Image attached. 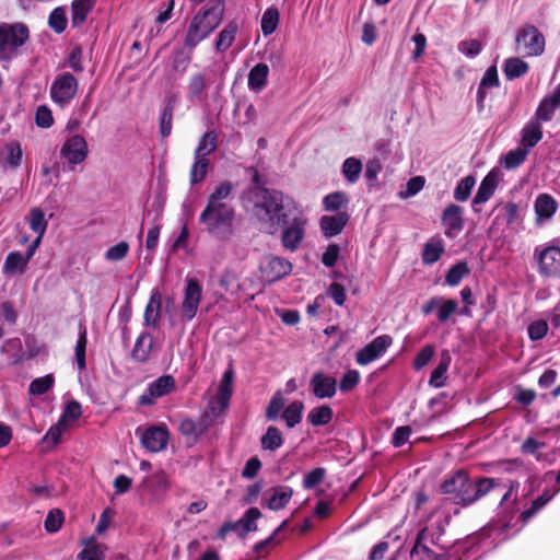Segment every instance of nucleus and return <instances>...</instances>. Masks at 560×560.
I'll use <instances>...</instances> for the list:
<instances>
[{"mask_svg":"<svg viewBox=\"0 0 560 560\" xmlns=\"http://www.w3.org/2000/svg\"><path fill=\"white\" fill-rule=\"evenodd\" d=\"M234 185L224 180L217 185L208 196L205 209L199 215V223L209 235L218 241L226 242L234 234L235 208L231 203Z\"/></svg>","mask_w":560,"mask_h":560,"instance_id":"nucleus-1","label":"nucleus"},{"mask_svg":"<svg viewBox=\"0 0 560 560\" xmlns=\"http://www.w3.org/2000/svg\"><path fill=\"white\" fill-rule=\"evenodd\" d=\"M501 485V480L491 477L470 478L466 469H458L446 476L440 485L442 494L452 495V502L468 508L489 494Z\"/></svg>","mask_w":560,"mask_h":560,"instance_id":"nucleus-2","label":"nucleus"},{"mask_svg":"<svg viewBox=\"0 0 560 560\" xmlns=\"http://www.w3.org/2000/svg\"><path fill=\"white\" fill-rule=\"evenodd\" d=\"M253 213L271 234L289 223L291 209L278 189H259L254 192Z\"/></svg>","mask_w":560,"mask_h":560,"instance_id":"nucleus-3","label":"nucleus"},{"mask_svg":"<svg viewBox=\"0 0 560 560\" xmlns=\"http://www.w3.org/2000/svg\"><path fill=\"white\" fill-rule=\"evenodd\" d=\"M225 5L223 0H211L202 7L190 21L184 44L194 49L206 39L223 21Z\"/></svg>","mask_w":560,"mask_h":560,"instance_id":"nucleus-4","label":"nucleus"},{"mask_svg":"<svg viewBox=\"0 0 560 560\" xmlns=\"http://www.w3.org/2000/svg\"><path fill=\"white\" fill-rule=\"evenodd\" d=\"M30 39V30L22 22L0 24V61H9Z\"/></svg>","mask_w":560,"mask_h":560,"instance_id":"nucleus-5","label":"nucleus"},{"mask_svg":"<svg viewBox=\"0 0 560 560\" xmlns=\"http://www.w3.org/2000/svg\"><path fill=\"white\" fill-rule=\"evenodd\" d=\"M515 48L524 57H539L545 52L546 38L538 27L527 23L516 32Z\"/></svg>","mask_w":560,"mask_h":560,"instance_id":"nucleus-6","label":"nucleus"},{"mask_svg":"<svg viewBox=\"0 0 560 560\" xmlns=\"http://www.w3.org/2000/svg\"><path fill=\"white\" fill-rule=\"evenodd\" d=\"M78 88L75 77L70 72H63L54 80L49 91L50 97L56 104L63 107L74 98Z\"/></svg>","mask_w":560,"mask_h":560,"instance_id":"nucleus-7","label":"nucleus"},{"mask_svg":"<svg viewBox=\"0 0 560 560\" xmlns=\"http://www.w3.org/2000/svg\"><path fill=\"white\" fill-rule=\"evenodd\" d=\"M260 517L261 512L258 508H249L238 521L224 523L218 530L217 538L225 539L229 529H233L240 537H245L248 533L258 529L256 521Z\"/></svg>","mask_w":560,"mask_h":560,"instance_id":"nucleus-8","label":"nucleus"},{"mask_svg":"<svg viewBox=\"0 0 560 560\" xmlns=\"http://www.w3.org/2000/svg\"><path fill=\"white\" fill-rule=\"evenodd\" d=\"M305 225L306 219L301 213L292 218L291 214L289 215V223L281 226L283 229L281 242L285 249L294 252L299 248L305 236Z\"/></svg>","mask_w":560,"mask_h":560,"instance_id":"nucleus-9","label":"nucleus"},{"mask_svg":"<svg viewBox=\"0 0 560 560\" xmlns=\"http://www.w3.org/2000/svg\"><path fill=\"white\" fill-rule=\"evenodd\" d=\"M176 382L173 375L165 374L149 384L147 390L139 396L140 406H151L156 398H161L175 389Z\"/></svg>","mask_w":560,"mask_h":560,"instance_id":"nucleus-10","label":"nucleus"},{"mask_svg":"<svg viewBox=\"0 0 560 560\" xmlns=\"http://www.w3.org/2000/svg\"><path fill=\"white\" fill-rule=\"evenodd\" d=\"M202 296V287L197 279L188 278L182 303V315L186 320H191L198 311Z\"/></svg>","mask_w":560,"mask_h":560,"instance_id":"nucleus-11","label":"nucleus"},{"mask_svg":"<svg viewBox=\"0 0 560 560\" xmlns=\"http://www.w3.org/2000/svg\"><path fill=\"white\" fill-rule=\"evenodd\" d=\"M393 343L389 335H381L357 352L355 361L360 365H368L380 358Z\"/></svg>","mask_w":560,"mask_h":560,"instance_id":"nucleus-12","label":"nucleus"},{"mask_svg":"<svg viewBox=\"0 0 560 560\" xmlns=\"http://www.w3.org/2000/svg\"><path fill=\"white\" fill-rule=\"evenodd\" d=\"M170 434L165 424L152 425L145 429L140 438L142 446L152 453H158L166 448Z\"/></svg>","mask_w":560,"mask_h":560,"instance_id":"nucleus-13","label":"nucleus"},{"mask_svg":"<svg viewBox=\"0 0 560 560\" xmlns=\"http://www.w3.org/2000/svg\"><path fill=\"white\" fill-rule=\"evenodd\" d=\"M60 154L70 164H81L89 154L88 142L80 135L71 136L62 144Z\"/></svg>","mask_w":560,"mask_h":560,"instance_id":"nucleus-14","label":"nucleus"},{"mask_svg":"<svg viewBox=\"0 0 560 560\" xmlns=\"http://www.w3.org/2000/svg\"><path fill=\"white\" fill-rule=\"evenodd\" d=\"M538 271L545 277H560V247L547 246L537 255Z\"/></svg>","mask_w":560,"mask_h":560,"instance_id":"nucleus-15","label":"nucleus"},{"mask_svg":"<svg viewBox=\"0 0 560 560\" xmlns=\"http://www.w3.org/2000/svg\"><path fill=\"white\" fill-rule=\"evenodd\" d=\"M337 386V380L324 372H315L310 380L311 392L318 399L332 398Z\"/></svg>","mask_w":560,"mask_h":560,"instance_id":"nucleus-16","label":"nucleus"},{"mask_svg":"<svg viewBox=\"0 0 560 560\" xmlns=\"http://www.w3.org/2000/svg\"><path fill=\"white\" fill-rule=\"evenodd\" d=\"M464 209L463 207L450 203L445 207L441 215V222L445 226V235L455 237L464 229Z\"/></svg>","mask_w":560,"mask_h":560,"instance_id":"nucleus-17","label":"nucleus"},{"mask_svg":"<svg viewBox=\"0 0 560 560\" xmlns=\"http://www.w3.org/2000/svg\"><path fill=\"white\" fill-rule=\"evenodd\" d=\"M501 176V171L498 167H494L482 178L472 199V207L487 202L493 196ZM474 211L478 212L479 210L474 208Z\"/></svg>","mask_w":560,"mask_h":560,"instance_id":"nucleus-18","label":"nucleus"},{"mask_svg":"<svg viewBox=\"0 0 560 560\" xmlns=\"http://www.w3.org/2000/svg\"><path fill=\"white\" fill-rule=\"evenodd\" d=\"M178 97L176 94H170L164 97L161 113L159 117V131L163 139H166L173 128V114L177 105Z\"/></svg>","mask_w":560,"mask_h":560,"instance_id":"nucleus-19","label":"nucleus"},{"mask_svg":"<svg viewBox=\"0 0 560 560\" xmlns=\"http://www.w3.org/2000/svg\"><path fill=\"white\" fill-rule=\"evenodd\" d=\"M425 541V532H418L410 550V560H448L446 552L438 553Z\"/></svg>","mask_w":560,"mask_h":560,"instance_id":"nucleus-20","label":"nucleus"},{"mask_svg":"<svg viewBox=\"0 0 560 560\" xmlns=\"http://www.w3.org/2000/svg\"><path fill=\"white\" fill-rule=\"evenodd\" d=\"M350 220L347 211H339L334 215H323L319 220L320 230L326 237H332L342 232Z\"/></svg>","mask_w":560,"mask_h":560,"instance_id":"nucleus-21","label":"nucleus"},{"mask_svg":"<svg viewBox=\"0 0 560 560\" xmlns=\"http://www.w3.org/2000/svg\"><path fill=\"white\" fill-rule=\"evenodd\" d=\"M292 271V265L289 260L281 257H270L262 268V275L268 282H276Z\"/></svg>","mask_w":560,"mask_h":560,"instance_id":"nucleus-22","label":"nucleus"},{"mask_svg":"<svg viewBox=\"0 0 560 560\" xmlns=\"http://www.w3.org/2000/svg\"><path fill=\"white\" fill-rule=\"evenodd\" d=\"M560 107V84L555 89L551 95L544 97L535 113V121H549L552 119L555 110Z\"/></svg>","mask_w":560,"mask_h":560,"instance_id":"nucleus-23","label":"nucleus"},{"mask_svg":"<svg viewBox=\"0 0 560 560\" xmlns=\"http://www.w3.org/2000/svg\"><path fill=\"white\" fill-rule=\"evenodd\" d=\"M153 349V336L150 332H142L137 338L133 349L131 350V359L137 363H147Z\"/></svg>","mask_w":560,"mask_h":560,"instance_id":"nucleus-24","label":"nucleus"},{"mask_svg":"<svg viewBox=\"0 0 560 560\" xmlns=\"http://www.w3.org/2000/svg\"><path fill=\"white\" fill-rule=\"evenodd\" d=\"M211 81L202 72L192 73L188 80V98L194 101H205L207 98L206 91Z\"/></svg>","mask_w":560,"mask_h":560,"instance_id":"nucleus-25","label":"nucleus"},{"mask_svg":"<svg viewBox=\"0 0 560 560\" xmlns=\"http://www.w3.org/2000/svg\"><path fill=\"white\" fill-rule=\"evenodd\" d=\"M271 495L267 501V508L271 511L284 509L293 497L290 486H276L270 489Z\"/></svg>","mask_w":560,"mask_h":560,"instance_id":"nucleus-26","label":"nucleus"},{"mask_svg":"<svg viewBox=\"0 0 560 560\" xmlns=\"http://www.w3.org/2000/svg\"><path fill=\"white\" fill-rule=\"evenodd\" d=\"M522 137L520 145L527 149L529 152L532 148L537 145L542 139V129L540 122L530 120L522 129Z\"/></svg>","mask_w":560,"mask_h":560,"instance_id":"nucleus-27","label":"nucleus"},{"mask_svg":"<svg viewBox=\"0 0 560 560\" xmlns=\"http://www.w3.org/2000/svg\"><path fill=\"white\" fill-rule=\"evenodd\" d=\"M162 307V295L159 290L151 292L150 300L145 306L143 320L147 326L156 327L160 320Z\"/></svg>","mask_w":560,"mask_h":560,"instance_id":"nucleus-28","label":"nucleus"},{"mask_svg":"<svg viewBox=\"0 0 560 560\" xmlns=\"http://www.w3.org/2000/svg\"><path fill=\"white\" fill-rule=\"evenodd\" d=\"M558 209L557 200L549 194H540L535 200V213L539 220H549Z\"/></svg>","mask_w":560,"mask_h":560,"instance_id":"nucleus-29","label":"nucleus"},{"mask_svg":"<svg viewBox=\"0 0 560 560\" xmlns=\"http://www.w3.org/2000/svg\"><path fill=\"white\" fill-rule=\"evenodd\" d=\"M268 74L269 67L266 63L259 62L255 65L248 73V88L252 91L260 92L268 83Z\"/></svg>","mask_w":560,"mask_h":560,"instance_id":"nucleus-30","label":"nucleus"},{"mask_svg":"<svg viewBox=\"0 0 560 560\" xmlns=\"http://www.w3.org/2000/svg\"><path fill=\"white\" fill-rule=\"evenodd\" d=\"M95 4V0H73L71 3V24L81 26Z\"/></svg>","mask_w":560,"mask_h":560,"instance_id":"nucleus-31","label":"nucleus"},{"mask_svg":"<svg viewBox=\"0 0 560 560\" xmlns=\"http://www.w3.org/2000/svg\"><path fill=\"white\" fill-rule=\"evenodd\" d=\"M529 71V65L520 57H510L503 65V73L508 80H514L525 75Z\"/></svg>","mask_w":560,"mask_h":560,"instance_id":"nucleus-32","label":"nucleus"},{"mask_svg":"<svg viewBox=\"0 0 560 560\" xmlns=\"http://www.w3.org/2000/svg\"><path fill=\"white\" fill-rule=\"evenodd\" d=\"M445 247L443 241L438 237L427 242L423 246L421 258L424 265L435 264L444 254Z\"/></svg>","mask_w":560,"mask_h":560,"instance_id":"nucleus-33","label":"nucleus"},{"mask_svg":"<svg viewBox=\"0 0 560 560\" xmlns=\"http://www.w3.org/2000/svg\"><path fill=\"white\" fill-rule=\"evenodd\" d=\"M238 31V24L236 21H230L223 30L219 33L217 42H215V49L219 52L226 51L233 44L236 33Z\"/></svg>","mask_w":560,"mask_h":560,"instance_id":"nucleus-34","label":"nucleus"},{"mask_svg":"<svg viewBox=\"0 0 560 560\" xmlns=\"http://www.w3.org/2000/svg\"><path fill=\"white\" fill-rule=\"evenodd\" d=\"M451 355L448 351H443L441 353L440 362L436 365V368L432 371L429 385L435 388H440L444 386L445 381V374L448 370V366L451 364Z\"/></svg>","mask_w":560,"mask_h":560,"instance_id":"nucleus-35","label":"nucleus"},{"mask_svg":"<svg viewBox=\"0 0 560 560\" xmlns=\"http://www.w3.org/2000/svg\"><path fill=\"white\" fill-rule=\"evenodd\" d=\"M350 202V198L347 192L338 190L326 195L323 198V208L328 212H339L342 208H346Z\"/></svg>","mask_w":560,"mask_h":560,"instance_id":"nucleus-36","label":"nucleus"},{"mask_svg":"<svg viewBox=\"0 0 560 560\" xmlns=\"http://www.w3.org/2000/svg\"><path fill=\"white\" fill-rule=\"evenodd\" d=\"M23 158V151L19 141H9L4 144V166L16 170Z\"/></svg>","mask_w":560,"mask_h":560,"instance_id":"nucleus-37","label":"nucleus"},{"mask_svg":"<svg viewBox=\"0 0 560 560\" xmlns=\"http://www.w3.org/2000/svg\"><path fill=\"white\" fill-rule=\"evenodd\" d=\"M334 418V410L329 405H320L310 410L307 421L313 427H323L328 424Z\"/></svg>","mask_w":560,"mask_h":560,"instance_id":"nucleus-38","label":"nucleus"},{"mask_svg":"<svg viewBox=\"0 0 560 560\" xmlns=\"http://www.w3.org/2000/svg\"><path fill=\"white\" fill-rule=\"evenodd\" d=\"M304 411V404L301 400H293L290 405H288L281 413L282 419L284 420L287 427L289 429L294 428L302 421V416Z\"/></svg>","mask_w":560,"mask_h":560,"instance_id":"nucleus-39","label":"nucleus"},{"mask_svg":"<svg viewBox=\"0 0 560 560\" xmlns=\"http://www.w3.org/2000/svg\"><path fill=\"white\" fill-rule=\"evenodd\" d=\"M284 443L282 432L277 427H268L266 432L260 438V445L262 450L276 451Z\"/></svg>","mask_w":560,"mask_h":560,"instance_id":"nucleus-40","label":"nucleus"},{"mask_svg":"<svg viewBox=\"0 0 560 560\" xmlns=\"http://www.w3.org/2000/svg\"><path fill=\"white\" fill-rule=\"evenodd\" d=\"M28 261L20 252H11L3 264V272L5 275L23 273Z\"/></svg>","mask_w":560,"mask_h":560,"instance_id":"nucleus-41","label":"nucleus"},{"mask_svg":"<svg viewBox=\"0 0 560 560\" xmlns=\"http://www.w3.org/2000/svg\"><path fill=\"white\" fill-rule=\"evenodd\" d=\"M218 148V135L214 130L205 132L199 139L198 145L194 155L207 158L213 153Z\"/></svg>","mask_w":560,"mask_h":560,"instance_id":"nucleus-42","label":"nucleus"},{"mask_svg":"<svg viewBox=\"0 0 560 560\" xmlns=\"http://www.w3.org/2000/svg\"><path fill=\"white\" fill-rule=\"evenodd\" d=\"M234 369L230 365L223 373L222 378L220 381L218 387V394L220 395V400L225 405L226 400H231L233 395V380H234Z\"/></svg>","mask_w":560,"mask_h":560,"instance_id":"nucleus-43","label":"nucleus"},{"mask_svg":"<svg viewBox=\"0 0 560 560\" xmlns=\"http://www.w3.org/2000/svg\"><path fill=\"white\" fill-rule=\"evenodd\" d=\"M448 517L444 521H440L435 524V526L430 529L428 526L422 527L419 532H425V541H429L432 546L439 547L441 549H445L441 546V538L445 535L446 525L448 524Z\"/></svg>","mask_w":560,"mask_h":560,"instance_id":"nucleus-44","label":"nucleus"},{"mask_svg":"<svg viewBox=\"0 0 560 560\" xmlns=\"http://www.w3.org/2000/svg\"><path fill=\"white\" fill-rule=\"evenodd\" d=\"M529 152L527 149L518 145L517 148L510 150L502 159V164L506 170H515L520 167L526 160Z\"/></svg>","mask_w":560,"mask_h":560,"instance_id":"nucleus-45","label":"nucleus"},{"mask_svg":"<svg viewBox=\"0 0 560 560\" xmlns=\"http://www.w3.org/2000/svg\"><path fill=\"white\" fill-rule=\"evenodd\" d=\"M195 162L192 163L189 172V180L191 185L201 183L208 172L209 160L205 156L194 155Z\"/></svg>","mask_w":560,"mask_h":560,"instance_id":"nucleus-46","label":"nucleus"},{"mask_svg":"<svg viewBox=\"0 0 560 560\" xmlns=\"http://www.w3.org/2000/svg\"><path fill=\"white\" fill-rule=\"evenodd\" d=\"M470 273V269L466 261H458L453 265L445 275V282L451 285H457L464 277Z\"/></svg>","mask_w":560,"mask_h":560,"instance_id":"nucleus-47","label":"nucleus"},{"mask_svg":"<svg viewBox=\"0 0 560 560\" xmlns=\"http://www.w3.org/2000/svg\"><path fill=\"white\" fill-rule=\"evenodd\" d=\"M341 172L349 183L354 184L362 172V163L357 158H348L342 163Z\"/></svg>","mask_w":560,"mask_h":560,"instance_id":"nucleus-48","label":"nucleus"},{"mask_svg":"<svg viewBox=\"0 0 560 560\" xmlns=\"http://www.w3.org/2000/svg\"><path fill=\"white\" fill-rule=\"evenodd\" d=\"M261 32L265 36L271 35L279 24V11L275 7L268 8L261 18Z\"/></svg>","mask_w":560,"mask_h":560,"instance_id":"nucleus-49","label":"nucleus"},{"mask_svg":"<svg viewBox=\"0 0 560 560\" xmlns=\"http://www.w3.org/2000/svg\"><path fill=\"white\" fill-rule=\"evenodd\" d=\"M552 493L544 491L538 498H536L530 506L521 513V521L527 523L536 513H538L552 498Z\"/></svg>","mask_w":560,"mask_h":560,"instance_id":"nucleus-50","label":"nucleus"},{"mask_svg":"<svg viewBox=\"0 0 560 560\" xmlns=\"http://www.w3.org/2000/svg\"><path fill=\"white\" fill-rule=\"evenodd\" d=\"M88 346V331L85 327H80L79 336L75 345V361L79 371H83L86 366L85 354Z\"/></svg>","mask_w":560,"mask_h":560,"instance_id":"nucleus-51","label":"nucleus"},{"mask_svg":"<svg viewBox=\"0 0 560 560\" xmlns=\"http://www.w3.org/2000/svg\"><path fill=\"white\" fill-rule=\"evenodd\" d=\"M285 399L280 390L276 392L271 397L267 408H266V418L267 420L273 421L277 420L278 417L284 410Z\"/></svg>","mask_w":560,"mask_h":560,"instance_id":"nucleus-52","label":"nucleus"},{"mask_svg":"<svg viewBox=\"0 0 560 560\" xmlns=\"http://www.w3.org/2000/svg\"><path fill=\"white\" fill-rule=\"evenodd\" d=\"M45 213L40 208H32L30 211V229L43 237L47 229Z\"/></svg>","mask_w":560,"mask_h":560,"instance_id":"nucleus-53","label":"nucleus"},{"mask_svg":"<svg viewBox=\"0 0 560 560\" xmlns=\"http://www.w3.org/2000/svg\"><path fill=\"white\" fill-rule=\"evenodd\" d=\"M190 59V55L186 54L184 49H176L173 51L170 58V67L173 71L183 74L187 70Z\"/></svg>","mask_w":560,"mask_h":560,"instance_id":"nucleus-54","label":"nucleus"},{"mask_svg":"<svg viewBox=\"0 0 560 560\" xmlns=\"http://www.w3.org/2000/svg\"><path fill=\"white\" fill-rule=\"evenodd\" d=\"M68 20L66 10L61 7L54 9L48 16V25L57 34H61L67 28Z\"/></svg>","mask_w":560,"mask_h":560,"instance_id":"nucleus-55","label":"nucleus"},{"mask_svg":"<svg viewBox=\"0 0 560 560\" xmlns=\"http://www.w3.org/2000/svg\"><path fill=\"white\" fill-rule=\"evenodd\" d=\"M86 548H84L79 555V560H103L104 552L101 546L95 544L94 538H89L84 541Z\"/></svg>","mask_w":560,"mask_h":560,"instance_id":"nucleus-56","label":"nucleus"},{"mask_svg":"<svg viewBox=\"0 0 560 560\" xmlns=\"http://www.w3.org/2000/svg\"><path fill=\"white\" fill-rule=\"evenodd\" d=\"M475 183L476 180L471 175L462 178L454 189V198L457 201H466L471 194Z\"/></svg>","mask_w":560,"mask_h":560,"instance_id":"nucleus-57","label":"nucleus"},{"mask_svg":"<svg viewBox=\"0 0 560 560\" xmlns=\"http://www.w3.org/2000/svg\"><path fill=\"white\" fill-rule=\"evenodd\" d=\"M65 522L63 512L59 509H52L48 512L44 522V527L47 533H57Z\"/></svg>","mask_w":560,"mask_h":560,"instance_id":"nucleus-58","label":"nucleus"},{"mask_svg":"<svg viewBox=\"0 0 560 560\" xmlns=\"http://www.w3.org/2000/svg\"><path fill=\"white\" fill-rule=\"evenodd\" d=\"M327 475V471L323 467H317L308 471L304 478L302 486L306 490L314 489L316 486L322 483Z\"/></svg>","mask_w":560,"mask_h":560,"instance_id":"nucleus-59","label":"nucleus"},{"mask_svg":"<svg viewBox=\"0 0 560 560\" xmlns=\"http://www.w3.org/2000/svg\"><path fill=\"white\" fill-rule=\"evenodd\" d=\"M55 378L51 374L37 377L31 382L28 390L33 395H43L47 393L54 385Z\"/></svg>","mask_w":560,"mask_h":560,"instance_id":"nucleus-60","label":"nucleus"},{"mask_svg":"<svg viewBox=\"0 0 560 560\" xmlns=\"http://www.w3.org/2000/svg\"><path fill=\"white\" fill-rule=\"evenodd\" d=\"M360 383V373L357 370H348L341 377L337 388L341 393L353 390Z\"/></svg>","mask_w":560,"mask_h":560,"instance_id":"nucleus-61","label":"nucleus"},{"mask_svg":"<svg viewBox=\"0 0 560 560\" xmlns=\"http://www.w3.org/2000/svg\"><path fill=\"white\" fill-rule=\"evenodd\" d=\"M82 415L81 404L74 399L68 401L65 406L63 412L59 418V421H62L63 424H68L69 420L75 421Z\"/></svg>","mask_w":560,"mask_h":560,"instance_id":"nucleus-62","label":"nucleus"},{"mask_svg":"<svg viewBox=\"0 0 560 560\" xmlns=\"http://www.w3.org/2000/svg\"><path fill=\"white\" fill-rule=\"evenodd\" d=\"M178 431L182 435L186 438H192L194 440H197L199 436H201V432L197 425L196 420L191 418H183L179 421L178 424Z\"/></svg>","mask_w":560,"mask_h":560,"instance_id":"nucleus-63","label":"nucleus"},{"mask_svg":"<svg viewBox=\"0 0 560 560\" xmlns=\"http://www.w3.org/2000/svg\"><path fill=\"white\" fill-rule=\"evenodd\" d=\"M434 347L432 345H425L415 357L412 368L416 371L423 369L433 358Z\"/></svg>","mask_w":560,"mask_h":560,"instance_id":"nucleus-64","label":"nucleus"}]
</instances>
